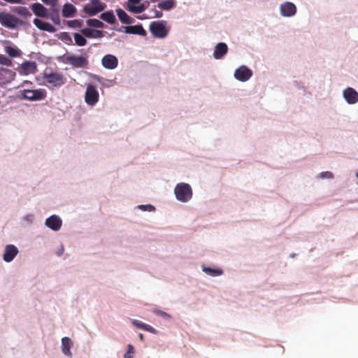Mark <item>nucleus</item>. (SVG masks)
I'll return each mask as SVG.
<instances>
[{
	"mask_svg": "<svg viewBox=\"0 0 358 358\" xmlns=\"http://www.w3.org/2000/svg\"><path fill=\"white\" fill-rule=\"evenodd\" d=\"M173 193L176 200L183 203L190 201L193 196L192 188L189 184L186 182L176 184Z\"/></svg>",
	"mask_w": 358,
	"mask_h": 358,
	"instance_id": "f257e3e1",
	"label": "nucleus"
},
{
	"mask_svg": "<svg viewBox=\"0 0 358 358\" xmlns=\"http://www.w3.org/2000/svg\"><path fill=\"white\" fill-rule=\"evenodd\" d=\"M0 24L6 28L14 29L18 26L24 25L25 23L23 20L8 12L1 11Z\"/></svg>",
	"mask_w": 358,
	"mask_h": 358,
	"instance_id": "f03ea898",
	"label": "nucleus"
},
{
	"mask_svg": "<svg viewBox=\"0 0 358 358\" xmlns=\"http://www.w3.org/2000/svg\"><path fill=\"white\" fill-rule=\"evenodd\" d=\"M166 21L164 20L152 22L149 26L150 31L155 38H164L169 34V29L166 27Z\"/></svg>",
	"mask_w": 358,
	"mask_h": 358,
	"instance_id": "7ed1b4c3",
	"label": "nucleus"
},
{
	"mask_svg": "<svg viewBox=\"0 0 358 358\" xmlns=\"http://www.w3.org/2000/svg\"><path fill=\"white\" fill-rule=\"evenodd\" d=\"M99 100V93L92 83L86 84L85 93V101L90 106H94Z\"/></svg>",
	"mask_w": 358,
	"mask_h": 358,
	"instance_id": "20e7f679",
	"label": "nucleus"
},
{
	"mask_svg": "<svg viewBox=\"0 0 358 358\" xmlns=\"http://www.w3.org/2000/svg\"><path fill=\"white\" fill-rule=\"evenodd\" d=\"M91 4H86L83 11L90 16H94L106 8V4L100 0H89Z\"/></svg>",
	"mask_w": 358,
	"mask_h": 358,
	"instance_id": "39448f33",
	"label": "nucleus"
},
{
	"mask_svg": "<svg viewBox=\"0 0 358 358\" xmlns=\"http://www.w3.org/2000/svg\"><path fill=\"white\" fill-rule=\"evenodd\" d=\"M297 13L296 6L292 1H284L279 6V13L283 17H293Z\"/></svg>",
	"mask_w": 358,
	"mask_h": 358,
	"instance_id": "423d86ee",
	"label": "nucleus"
},
{
	"mask_svg": "<svg viewBox=\"0 0 358 358\" xmlns=\"http://www.w3.org/2000/svg\"><path fill=\"white\" fill-rule=\"evenodd\" d=\"M253 76V71L246 65H241L234 71V78L240 82L245 83Z\"/></svg>",
	"mask_w": 358,
	"mask_h": 358,
	"instance_id": "0eeeda50",
	"label": "nucleus"
},
{
	"mask_svg": "<svg viewBox=\"0 0 358 358\" xmlns=\"http://www.w3.org/2000/svg\"><path fill=\"white\" fill-rule=\"evenodd\" d=\"M64 62L75 69L85 68L88 65L87 58L83 56L68 55L64 57Z\"/></svg>",
	"mask_w": 358,
	"mask_h": 358,
	"instance_id": "6e6552de",
	"label": "nucleus"
},
{
	"mask_svg": "<svg viewBox=\"0 0 358 358\" xmlns=\"http://www.w3.org/2000/svg\"><path fill=\"white\" fill-rule=\"evenodd\" d=\"M22 96L24 99L38 101L43 99L46 96V92L43 89L24 90L22 92Z\"/></svg>",
	"mask_w": 358,
	"mask_h": 358,
	"instance_id": "1a4fd4ad",
	"label": "nucleus"
},
{
	"mask_svg": "<svg viewBox=\"0 0 358 358\" xmlns=\"http://www.w3.org/2000/svg\"><path fill=\"white\" fill-rule=\"evenodd\" d=\"M44 79L53 87H59L65 83V78L61 73L57 72L44 73Z\"/></svg>",
	"mask_w": 358,
	"mask_h": 358,
	"instance_id": "9d476101",
	"label": "nucleus"
},
{
	"mask_svg": "<svg viewBox=\"0 0 358 358\" xmlns=\"http://www.w3.org/2000/svg\"><path fill=\"white\" fill-rule=\"evenodd\" d=\"M342 96L349 105H355L358 103V92L352 87L345 88L342 92Z\"/></svg>",
	"mask_w": 358,
	"mask_h": 358,
	"instance_id": "9b49d317",
	"label": "nucleus"
},
{
	"mask_svg": "<svg viewBox=\"0 0 358 358\" xmlns=\"http://www.w3.org/2000/svg\"><path fill=\"white\" fill-rule=\"evenodd\" d=\"M44 224L53 231H58L62 226V220L57 215H52L45 219Z\"/></svg>",
	"mask_w": 358,
	"mask_h": 358,
	"instance_id": "f8f14e48",
	"label": "nucleus"
},
{
	"mask_svg": "<svg viewBox=\"0 0 358 358\" xmlns=\"http://www.w3.org/2000/svg\"><path fill=\"white\" fill-rule=\"evenodd\" d=\"M18 253L19 250L15 245L13 244L6 245L3 254V259L4 262L10 263L15 258Z\"/></svg>",
	"mask_w": 358,
	"mask_h": 358,
	"instance_id": "ddd939ff",
	"label": "nucleus"
},
{
	"mask_svg": "<svg viewBox=\"0 0 358 358\" xmlns=\"http://www.w3.org/2000/svg\"><path fill=\"white\" fill-rule=\"evenodd\" d=\"M142 0H128L127 5V10L132 13L139 14L143 13L146 6L145 3H141Z\"/></svg>",
	"mask_w": 358,
	"mask_h": 358,
	"instance_id": "4468645a",
	"label": "nucleus"
},
{
	"mask_svg": "<svg viewBox=\"0 0 358 358\" xmlns=\"http://www.w3.org/2000/svg\"><path fill=\"white\" fill-rule=\"evenodd\" d=\"M229 48L227 43L220 42L214 48L213 56L215 59H222L228 53Z\"/></svg>",
	"mask_w": 358,
	"mask_h": 358,
	"instance_id": "2eb2a0df",
	"label": "nucleus"
},
{
	"mask_svg": "<svg viewBox=\"0 0 358 358\" xmlns=\"http://www.w3.org/2000/svg\"><path fill=\"white\" fill-rule=\"evenodd\" d=\"M101 64L105 69L113 70L117 66L118 59L115 55L108 54L103 57Z\"/></svg>",
	"mask_w": 358,
	"mask_h": 358,
	"instance_id": "dca6fc26",
	"label": "nucleus"
},
{
	"mask_svg": "<svg viewBox=\"0 0 358 358\" xmlns=\"http://www.w3.org/2000/svg\"><path fill=\"white\" fill-rule=\"evenodd\" d=\"M73 341L69 337H64L62 338L61 350L62 353L69 358L73 357L71 348L73 347Z\"/></svg>",
	"mask_w": 358,
	"mask_h": 358,
	"instance_id": "f3484780",
	"label": "nucleus"
},
{
	"mask_svg": "<svg viewBox=\"0 0 358 358\" xmlns=\"http://www.w3.org/2000/svg\"><path fill=\"white\" fill-rule=\"evenodd\" d=\"M33 22L34 24L40 30L45 31L49 33H54L56 31L55 27L52 24L38 18H35Z\"/></svg>",
	"mask_w": 358,
	"mask_h": 358,
	"instance_id": "a211bd4d",
	"label": "nucleus"
},
{
	"mask_svg": "<svg viewBox=\"0 0 358 358\" xmlns=\"http://www.w3.org/2000/svg\"><path fill=\"white\" fill-rule=\"evenodd\" d=\"M30 8L33 13L39 17H46L48 16V8L40 3H32Z\"/></svg>",
	"mask_w": 358,
	"mask_h": 358,
	"instance_id": "6ab92c4d",
	"label": "nucleus"
},
{
	"mask_svg": "<svg viewBox=\"0 0 358 358\" xmlns=\"http://www.w3.org/2000/svg\"><path fill=\"white\" fill-rule=\"evenodd\" d=\"M122 28L124 29V31L127 34H137L142 36H145L147 35V32L143 29L142 24L122 27Z\"/></svg>",
	"mask_w": 358,
	"mask_h": 358,
	"instance_id": "aec40b11",
	"label": "nucleus"
},
{
	"mask_svg": "<svg viewBox=\"0 0 358 358\" xmlns=\"http://www.w3.org/2000/svg\"><path fill=\"white\" fill-rule=\"evenodd\" d=\"M20 74L27 75L32 73L36 71V64L35 62L25 61L20 65Z\"/></svg>",
	"mask_w": 358,
	"mask_h": 358,
	"instance_id": "412c9836",
	"label": "nucleus"
},
{
	"mask_svg": "<svg viewBox=\"0 0 358 358\" xmlns=\"http://www.w3.org/2000/svg\"><path fill=\"white\" fill-rule=\"evenodd\" d=\"M81 34L86 38H99L103 36V31L94 29L91 28H84L80 30Z\"/></svg>",
	"mask_w": 358,
	"mask_h": 358,
	"instance_id": "4be33fe9",
	"label": "nucleus"
},
{
	"mask_svg": "<svg viewBox=\"0 0 358 358\" xmlns=\"http://www.w3.org/2000/svg\"><path fill=\"white\" fill-rule=\"evenodd\" d=\"M201 268L203 272L210 277L220 276L224 273L223 270L218 267H210L205 264H202Z\"/></svg>",
	"mask_w": 358,
	"mask_h": 358,
	"instance_id": "5701e85b",
	"label": "nucleus"
},
{
	"mask_svg": "<svg viewBox=\"0 0 358 358\" xmlns=\"http://www.w3.org/2000/svg\"><path fill=\"white\" fill-rule=\"evenodd\" d=\"M76 8L70 3H66L63 6L62 10V16L66 18L73 17L76 13Z\"/></svg>",
	"mask_w": 358,
	"mask_h": 358,
	"instance_id": "b1692460",
	"label": "nucleus"
},
{
	"mask_svg": "<svg viewBox=\"0 0 358 358\" xmlns=\"http://www.w3.org/2000/svg\"><path fill=\"white\" fill-rule=\"evenodd\" d=\"M176 0H163L157 5V7L162 10L169 11L176 8Z\"/></svg>",
	"mask_w": 358,
	"mask_h": 358,
	"instance_id": "393cba45",
	"label": "nucleus"
},
{
	"mask_svg": "<svg viewBox=\"0 0 358 358\" xmlns=\"http://www.w3.org/2000/svg\"><path fill=\"white\" fill-rule=\"evenodd\" d=\"M46 18L51 20L55 24L59 25L61 23L59 10L56 6L51 7L50 12L48 11Z\"/></svg>",
	"mask_w": 358,
	"mask_h": 358,
	"instance_id": "a878e982",
	"label": "nucleus"
},
{
	"mask_svg": "<svg viewBox=\"0 0 358 358\" xmlns=\"http://www.w3.org/2000/svg\"><path fill=\"white\" fill-rule=\"evenodd\" d=\"M10 10L25 19H29L32 15L29 9L24 6H13L10 8Z\"/></svg>",
	"mask_w": 358,
	"mask_h": 358,
	"instance_id": "bb28decb",
	"label": "nucleus"
},
{
	"mask_svg": "<svg viewBox=\"0 0 358 358\" xmlns=\"http://www.w3.org/2000/svg\"><path fill=\"white\" fill-rule=\"evenodd\" d=\"M117 15L119 20L123 24H131L134 23V20L130 16L127 15V13L122 8H117L116 10Z\"/></svg>",
	"mask_w": 358,
	"mask_h": 358,
	"instance_id": "cd10ccee",
	"label": "nucleus"
},
{
	"mask_svg": "<svg viewBox=\"0 0 358 358\" xmlns=\"http://www.w3.org/2000/svg\"><path fill=\"white\" fill-rule=\"evenodd\" d=\"M132 324L139 328V329H141L144 331H148L150 333H152V334H157V330L152 327V326L148 324H145V323H143L139 320H132Z\"/></svg>",
	"mask_w": 358,
	"mask_h": 358,
	"instance_id": "c85d7f7f",
	"label": "nucleus"
},
{
	"mask_svg": "<svg viewBox=\"0 0 358 358\" xmlns=\"http://www.w3.org/2000/svg\"><path fill=\"white\" fill-rule=\"evenodd\" d=\"M99 17L101 20L108 22L110 24H113L116 22V18L113 10H108L101 13Z\"/></svg>",
	"mask_w": 358,
	"mask_h": 358,
	"instance_id": "c756f323",
	"label": "nucleus"
},
{
	"mask_svg": "<svg viewBox=\"0 0 358 358\" xmlns=\"http://www.w3.org/2000/svg\"><path fill=\"white\" fill-rule=\"evenodd\" d=\"M5 52L9 55V57L14 58L20 56L21 50L18 48H13L11 46H6L5 48Z\"/></svg>",
	"mask_w": 358,
	"mask_h": 358,
	"instance_id": "7c9ffc66",
	"label": "nucleus"
},
{
	"mask_svg": "<svg viewBox=\"0 0 358 358\" xmlns=\"http://www.w3.org/2000/svg\"><path fill=\"white\" fill-rule=\"evenodd\" d=\"M74 40H75V44L78 46H83L86 45L87 40L85 38V36L79 33H75L73 34Z\"/></svg>",
	"mask_w": 358,
	"mask_h": 358,
	"instance_id": "2f4dec72",
	"label": "nucleus"
},
{
	"mask_svg": "<svg viewBox=\"0 0 358 358\" xmlns=\"http://www.w3.org/2000/svg\"><path fill=\"white\" fill-rule=\"evenodd\" d=\"M87 24L91 27L103 28L104 27L103 22L95 18L89 19L87 20Z\"/></svg>",
	"mask_w": 358,
	"mask_h": 358,
	"instance_id": "473e14b6",
	"label": "nucleus"
},
{
	"mask_svg": "<svg viewBox=\"0 0 358 358\" xmlns=\"http://www.w3.org/2000/svg\"><path fill=\"white\" fill-rule=\"evenodd\" d=\"M59 39L67 45L73 44L72 38L67 32H62L59 36Z\"/></svg>",
	"mask_w": 358,
	"mask_h": 358,
	"instance_id": "72a5a7b5",
	"label": "nucleus"
},
{
	"mask_svg": "<svg viewBox=\"0 0 358 358\" xmlns=\"http://www.w3.org/2000/svg\"><path fill=\"white\" fill-rule=\"evenodd\" d=\"M83 22L81 20H73L66 21V24L71 28H80L83 26Z\"/></svg>",
	"mask_w": 358,
	"mask_h": 358,
	"instance_id": "f704fd0d",
	"label": "nucleus"
},
{
	"mask_svg": "<svg viewBox=\"0 0 358 358\" xmlns=\"http://www.w3.org/2000/svg\"><path fill=\"white\" fill-rule=\"evenodd\" d=\"M136 209L141 210L142 211L147 212H154L155 210V207L152 204H141L136 206Z\"/></svg>",
	"mask_w": 358,
	"mask_h": 358,
	"instance_id": "c9c22d12",
	"label": "nucleus"
},
{
	"mask_svg": "<svg viewBox=\"0 0 358 358\" xmlns=\"http://www.w3.org/2000/svg\"><path fill=\"white\" fill-rule=\"evenodd\" d=\"M35 220V215L33 213H27L22 217V221L28 225L31 224Z\"/></svg>",
	"mask_w": 358,
	"mask_h": 358,
	"instance_id": "e433bc0d",
	"label": "nucleus"
},
{
	"mask_svg": "<svg viewBox=\"0 0 358 358\" xmlns=\"http://www.w3.org/2000/svg\"><path fill=\"white\" fill-rule=\"evenodd\" d=\"M1 71L4 72L5 76L9 82L14 80L16 76L15 72L8 69H2Z\"/></svg>",
	"mask_w": 358,
	"mask_h": 358,
	"instance_id": "4c0bfd02",
	"label": "nucleus"
},
{
	"mask_svg": "<svg viewBox=\"0 0 358 358\" xmlns=\"http://www.w3.org/2000/svg\"><path fill=\"white\" fill-rule=\"evenodd\" d=\"M152 312L157 316L161 317L165 320H170L171 318V316L168 314L167 313L162 311L159 309H154Z\"/></svg>",
	"mask_w": 358,
	"mask_h": 358,
	"instance_id": "58836bf2",
	"label": "nucleus"
},
{
	"mask_svg": "<svg viewBox=\"0 0 358 358\" xmlns=\"http://www.w3.org/2000/svg\"><path fill=\"white\" fill-rule=\"evenodd\" d=\"M334 177L333 173L329 171L321 172L317 176V178L321 179H333Z\"/></svg>",
	"mask_w": 358,
	"mask_h": 358,
	"instance_id": "ea45409f",
	"label": "nucleus"
},
{
	"mask_svg": "<svg viewBox=\"0 0 358 358\" xmlns=\"http://www.w3.org/2000/svg\"><path fill=\"white\" fill-rule=\"evenodd\" d=\"M0 64L6 66H11L13 62L9 58L6 57L5 55H0Z\"/></svg>",
	"mask_w": 358,
	"mask_h": 358,
	"instance_id": "a19ab883",
	"label": "nucleus"
},
{
	"mask_svg": "<svg viewBox=\"0 0 358 358\" xmlns=\"http://www.w3.org/2000/svg\"><path fill=\"white\" fill-rule=\"evenodd\" d=\"M134 354V348L132 345L129 344L127 345V350L124 355V358H132L133 355Z\"/></svg>",
	"mask_w": 358,
	"mask_h": 358,
	"instance_id": "79ce46f5",
	"label": "nucleus"
},
{
	"mask_svg": "<svg viewBox=\"0 0 358 358\" xmlns=\"http://www.w3.org/2000/svg\"><path fill=\"white\" fill-rule=\"evenodd\" d=\"M150 12L154 15L152 17L161 18L163 16V13L162 10H158L155 8H152L150 10Z\"/></svg>",
	"mask_w": 358,
	"mask_h": 358,
	"instance_id": "37998d69",
	"label": "nucleus"
},
{
	"mask_svg": "<svg viewBox=\"0 0 358 358\" xmlns=\"http://www.w3.org/2000/svg\"><path fill=\"white\" fill-rule=\"evenodd\" d=\"M43 3L51 7L57 6L59 0H41Z\"/></svg>",
	"mask_w": 358,
	"mask_h": 358,
	"instance_id": "c03bdc74",
	"label": "nucleus"
},
{
	"mask_svg": "<svg viewBox=\"0 0 358 358\" xmlns=\"http://www.w3.org/2000/svg\"><path fill=\"white\" fill-rule=\"evenodd\" d=\"M91 76H92V78L94 80L97 81V82H98V83H101V79H102V78H101L100 76H97V75H94V74H92V75H91Z\"/></svg>",
	"mask_w": 358,
	"mask_h": 358,
	"instance_id": "a18cd8bd",
	"label": "nucleus"
},
{
	"mask_svg": "<svg viewBox=\"0 0 358 358\" xmlns=\"http://www.w3.org/2000/svg\"><path fill=\"white\" fill-rule=\"evenodd\" d=\"M143 3H145V6H146V8H148V6L150 5V2L146 1H145Z\"/></svg>",
	"mask_w": 358,
	"mask_h": 358,
	"instance_id": "49530a36",
	"label": "nucleus"
},
{
	"mask_svg": "<svg viewBox=\"0 0 358 358\" xmlns=\"http://www.w3.org/2000/svg\"><path fill=\"white\" fill-rule=\"evenodd\" d=\"M138 337L141 340L143 339V335L142 334H139Z\"/></svg>",
	"mask_w": 358,
	"mask_h": 358,
	"instance_id": "de8ad7c7",
	"label": "nucleus"
},
{
	"mask_svg": "<svg viewBox=\"0 0 358 358\" xmlns=\"http://www.w3.org/2000/svg\"><path fill=\"white\" fill-rule=\"evenodd\" d=\"M29 81H24V83H23V85H25L29 84Z\"/></svg>",
	"mask_w": 358,
	"mask_h": 358,
	"instance_id": "09e8293b",
	"label": "nucleus"
},
{
	"mask_svg": "<svg viewBox=\"0 0 358 358\" xmlns=\"http://www.w3.org/2000/svg\"><path fill=\"white\" fill-rule=\"evenodd\" d=\"M63 251H64V249L62 248L61 253H58L57 255L60 256L62 254Z\"/></svg>",
	"mask_w": 358,
	"mask_h": 358,
	"instance_id": "8fccbe9b",
	"label": "nucleus"
},
{
	"mask_svg": "<svg viewBox=\"0 0 358 358\" xmlns=\"http://www.w3.org/2000/svg\"><path fill=\"white\" fill-rule=\"evenodd\" d=\"M355 176H356L357 178H358V171L356 172Z\"/></svg>",
	"mask_w": 358,
	"mask_h": 358,
	"instance_id": "3c124183",
	"label": "nucleus"
},
{
	"mask_svg": "<svg viewBox=\"0 0 358 358\" xmlns=\"http://www.w3.org/2000/svg\"><path fill=\"white\" fill-rule=\"evenodd\" d=\"M152 2H156L158 0H150Z\"/></svg>",
	"mask_w": 358,
	"mask_h": 358,
	"instance_id": "603ef678",
	"label": "nucleus"
}]
</instances>
